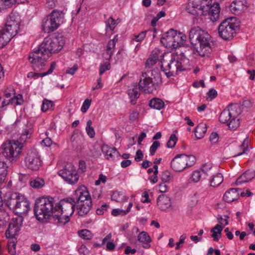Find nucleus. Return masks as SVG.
I'll use <instances>...</instances> for the list:
<instances>
[{"instance_id":"35","label":"nucleus","mask_w":255,"mask_h":255,"mask_svg":"<svg viewBox=\"0 0 255 255\" xmlns=\"http://www.w3.org/2000/svg\"><path fill=\"white\" fill-rule=\"evenodd\" d=\"M56 67V63L55 62H52L51 66L49 70L46 72L42 73H36L33 72H29L27 74L28 78H33L35 76L37 77H44L46 75L51 74L53 71L54 69Z\"/></svg>"},{"instance_id":"29","label":"nucleus","mask_w":255,"mask_h":255,"mask_svg":"<svg viewBox=\"0 0 255 255\" xmlns=\"http://www.w3.org/2000/svg\"><path fill=\"white\" fill-rule=\"evenodd\" d=\"M255 177V171L248 170L242 174L236 180L235 184L239 185L251 180Z\"/></svg>"},{"instance_id":"3","label":"nucleus","mask_w":255,"mask_h":255,"mask_svg":"<svg viewBox=\"0 0 255 255\" xmlns=\"http://www.w3.org/2000/svg\"><path fill=\"white\" fill-rule=\"evenodd\" d=\"M32 133L30 126L24 129L21 134V141L10 140L3 142L1 146L2 155L10 162L16 161L19 158L23 148L22 141L29 138Z\"/></svg>"},{"instance_id":"19","label":"nucleus","mask_w":255,"mask_h":255,"mask_svg":"<svg viewBox=\"0 0 255 255\" xmlns=\"http://www.w3.org/2000/svg\"><path fill=\"white\" fill-rule=\"evenodd\" d=\"M75 194L77 197V203L86 202L87 200L92 201L90 193L85 186L79 187L76 190Z\"/></svg>"},{"instance_id":"25","label":"nucleus","mask_w":255,"mask_h":255,"mask_svg":"<svg viewBox=\"0 0 255 255\" xmlns=\"http://www.w3.org/2000/svg\"><path fill=\"white\" fill-rule=\"evenodd\" d=\"M208 178L210 186L213 187H216L219 186L224 180L223 175L217 171Z\"/></svg>"},{"instance_id":"54","label":"nucleus","mask_w":255,"mask_h":255,"mask_svg":"<svg viewBox=\"0 0 255 255\" xmlns=\"http://www.w3.org/2000/svg\"><path fill=\"white\" fill-rule=\"evenodd\" d=\"M177 140V138L176 135L174 134H171L167 142V146L169 148H173L175 145Z\"/></svg>"},{"instance_id":"14","label":"nucleus","mask_w":255,"mask_h":255,"mask_svg":"<svg viewBox=\"0 0 255 255\" xmlns=\"http://www.w3.org/2000/svg\"><path fill=\"white\" fill-rule=\"evenodd\" d=\"M25 165L31 170H38L41 165V160L38 152L36 149L28 151L24 158Z\"/></svg>"},{"instance_id":"21","label":"nucleus","mask_w":255,"mask_h":255,"mask_svg":"<svg viewBox=\"0 0 255 255\" xmlns=\"http://www.w3.org/2000/svg\"><path fill=\"white\" fill-rule=\"evenodd\" d=\"M118 40V35H116L113 39L109 41L105 51L103 54V56L106 60H109L111 58L114 53L116 44Z\"/></svg>"},{"instance_id":"36","label":"nucleus","mask_w":255,"mask_h":255,"mask_svg":"<svg viewBox=\"0 0 255 255\" xmlns=\"http://www.w3.org/2000/svg\"><path fill=\"white\" fill-rule=\"evenodd\" d=\"M223 230L222 227L219 224L216 225L214 228L211 230V232L212 233L211 235L213 238L214 241H218L221 236V232Z\"/></svg>"},{"instance_id":"45","label":"nucleus","mask_w":255,"mask_h":255,"mask_svg":"<svg viewBox=\"0 0 255 255\" xmlns=\"http://www.w3.org/2000/svg\"><path fill=\"white\" fill-rule=\"evenodd\" d=\"M9 220V213L4 208H0V223L4 225Z\"/></svg>"},{"instance_id":"6","label":"nucleus","mask_w":255,"mask_h":255,"mask_svg":"<svg viewBox=\"0 0 255 255\" xmlns=\"http://www.w3.org/2000/svg\"><path fill=\"white\" fill-rule=\"evenodd\" d=\"M6 206L12 210L17 216L23 218L30 210L29 203L22 195L18 193H8L6 196Z\"/></svg>"},{"instance_id":"52","label":"nucleus","mask_w":255,"mask_h":255,"mask_svg":"<svg viewBox=\"0 0 255 255\" xmlns=\"http://www.w3.org/2000/svg\"><path fill=\"white\" fill-rule=\"evenodd\" d=\"M248 138L247 137L244 140L243 143L240 146V148L243 149L242 152H239L234 156H238L244 153H246L248 151Z\"/></svg>"},{"instance_id":"2","label":"nucleus","mask_w":255,"mask_h":255,"mask_svg":"<svg viewBox=\"0 0 255 255\" xmlns=\"http://www.w3.org/2000/svg\"><path fill=\"white\" fill-rule=\"evenodd\" d=\"M190 42L194 46L198 54L202 56H208L212 51L211 36L199 27L192 28L189 34Z\"/></svg>"},{"instance_id":"37","label":"nucleus","mask_w":255,"mask_h":255,"mask_svg":"<svg viewBox=\"0 0 255 255\" xmlns=\"http://www.w3.org/2000/svg\"><path fill=\"white\" fill-rule=\"evenodd\" d=\"M149 106L153 109L160 110L164 107V103L159 98H153L150 101Z\"/></svg>"},{"instance_id":"44","label":"nucleus","mask_w":255,"mask_h":255,"mask_svg":"<svg viewBox=\"0 0 255 255\" xmlns=\"http://www.w3.org/2000/svg\"><path fill=\"white\" fill-rule=\"evenodd\" d=\"M17 0H0V9L9 8L16 2Z\"/></svg>"},{"instance_id":"58","label":"nucleus","mask_w":255,"mask_h":255,"mask_svg":"<svg viewBox=\"0 0 255 255\" xmlns=\"http://www.w3.org/2000/svg\"><path fill=\"white\" fill-rule=\"evenodd\" d=\"M174 49L177 48L181 45V42L180 40V33L177 32V31L174 30Z\"/></svg>"},{"instance_id":"39","label":"nucleus","mask_w":255,"mask_h":255,"mask_svg":"<svg viewBox=\"0 0 255 255\" xmlns=\"http://www.w3.org/2000/svg\"><path fill=\"white\" fill-rule=\"evenodd\" d=\"M7 174V167L3 161H0V184L3 183Z\"/></svg>"},{"instance_id":"50","label":"nucleus","mask_w":255,"mask_h":255,"mask_svg":"<svg viewBox=\"0 0 255 255\" xmlns=\"http://www.w3.org/2000/svg\"><path fill=\"white\" fill-rule=\"evenodd\" d=\"M111 198L114 201L118 202H121L124 200L126 197L122 193L116 191L113 193Z\"/></svg>"},{"instance_id":"31","label":"nucleus","mask_w":255,"mask_h":255,"mask_svg":"<svg viewBox=\"0 0 255 255\" xmlns=\"http://www.w3.org/2000/svg\"><path fill=\"white\" fill-rule=\"evenodd\" d=\"M232 10L236 14H240L246 7L245 0H235L231 5Z\"/></svg>"},{"instance_id":"62","label":"nucleus","mask_w":255,"mask_h":255,"mask_svg":"<svg viewBox=\"0 0 255 255\" xmlns=\"http://www.w3.org/2000/svg\"><path fill=\"white\" fill-rule=\"evenodd\" d=\"M109 205L107 204L102 205L100 208H98L96 210V213L98 215H103L105 211H106L109 208Z\"/></svg>"},{"instance_id":"48","label":"nucleus","mask_w":255,"mask_h":255,"mask_svg":"<svg viewBox=\"0 0 255 255\" xmlns=\"http://www.w3.org/2000/svg\"><path fill=\"white\" fill-rule=\"evenodd\" d=\"M117 22L115 19H113L112 17H109L106 21V30L107 31L108 29H109L111 31L114 30L115 27L117 25Z\"/></svg>"},{"instance_id":"12","label":"nucleus","mask_w":255,"mask_h":255,"mask_svg":"<svg viewBox=\"0 0 255 255\" xmlns=\"http://www.w3.org/2000/svg\"><path fill=\"white\" fill-rule=\"evenodd\" d=\"M209 2L210 0H188L186 10L194 15H203L208 11Z\"/></svg>"},{"instance_id":"5","label":"nucleus","mask_w":255,"mask_h":255,"mask_svg":"<svg viewBox=\"0 0 255 255\" xmlns=\"http://www.w3.org/2000/svg\"><path fill=\"white\" fill-rule=\"evenodd\" d=\"M189 59L182 55L173 53L169 62H164L161 65L162 70L168 78L178 75L180 72L185 71L189 67Z\"/></svg>"},{"instance_id":"7","label":"nucleus","mask_w":255,"mask_h":255,"mask_svg":"<svg viewBox=\"0 0 255 255\" xmlns=\"http://www.w3.org/2000/svg\"><path fill=\"white\" fill-rule=\"evenodd\" d=\"M75 207V201L71 198L63 199L56 203L55 220L60 223L65 224L69 221L70 216L74 213Z\"/></svg>"},{"instance_id":"57","label":"nucleus","mask_w":255,"mask_h":255,"mask_svg":"<svg viewBox=\"0 0 255 255\" xmlns=\"http://www.w3.org/2000/svg\"><path fill=\"white\" fill-rule=\"evenodd\" d=\"M186 238L187 235L185 234H183L180 236L179 242L176 243V247L175 249L176 250L180 249L182 247V245L184 243L185 240Z\"/></svg>"},{"instance_id":"43","label":"nucleus","mask_w":255,"mask_h":255,"mask_svg":"<svg viewBox=\"0 0 255 255\" xmlns=\"http://www.w3.org/2000/svg\"><path fill=\"white\" fill-rule=\"evenodd\" d=\"M128 95L131 99L132 104L134 105L135 104L134 100L139 97V93L137 89L135 87L132 89H129L128 90Z\"/></svg>"},{"instance_id":"38","label":"nucleus","mask_w":255,"mask_h":255,"mask_svg":"<svg viewBox=\"0 0 255 255\" xmlns=\"http://www.w3.org/2000/svg\"><path fill=\"white\" fill-rule=\"evenodd\" d=\"M30 185L33 188L39 189L44 186L45 181L42 178L37 177L31 180Z\"/></svg>"},{"instance_id":"1","label":"nucleus","mask_w":255,"mask_h":255,"mask_svg":"<svg viewBox=\"0 0 255 255\" xmlns=\"http://www.w3.org/2000/svg\"><path fill=\"white\" fill-rule=\"evenodd\" d=\"M64 44L63 38L59 36H48L44 38L38 49L30 53L29 62L34 70H42L46 65L50 54L58 53Z\"/></svg>"},{"instance_id":"61","label":"nucleus","mask_w":255,"mask_h":255,"mask_svg":"<svg viewBox=\"0 0 255 255\" xmlns=\"http://www.w3.org/2000/svg\"><path fill=\"white\" fill-rule=\"evenodd\" d=\"M91 103V100L86 99L81 107V111L82 113H86L89 108Z\"/></svg>"},{"instance_id":"53","label":"nucleus","mask_w":255,"mask_h":255,"mask_svg":"<svg viewBox=\"0 0 255 255\" xmlns=\"http://www.w3.org/2000/svg\"><path fill=\"white\" fill-rule=\"evenodd\" d=\"M53 107V103L52 101L44 99L41 107V110L43 112H46L48 110H50Z\"/></svg>"},{"instance_id":"26","label":"nucleus","mask_w":255,"mask_h":255,"mask_svg":"<svg viewBox=\"0 0 255 255\" xmlns=\"http://www.w3.org/2000/svg\"><path fill=\"white\" fill-rule=\"evenodd\" d=\"M92 201L87 200L86 202L78 203L77 208L79 216H83L87 214L92 207Z\"/></svg>"},{"instance_id":"56","label":"nucleus","mask_w":255,"mask_h":255,"mask_svg":"<svg viewBox=\"0 0 255 255\" xmlns=\"http://www.w3.org/2000/svg\"><path fill=\"white\" fill-rule=\"evenodd\" d=\"M146 32L147 31L146 30L142 31L141 32H140L138 34L134 35V37L132 38V39L137 42H140L142 40H143V39L145 38L146 34Z\"/></svg>"},{"instance_id":"13","label":"nucleus","mask_w":255,"mask_h":255,"mask_svg":"<svg viewBox=\"0 0 255 255\" xmlns=\"http://www.w3.org/2000/svg\"><path fill=\"white\" fill-rule=\"evenodd\" d=\"M58 174L70 184H75L79 179V175L76 167L71 163H66L58 172Z\"/></svg>"},{"instance_id":"18","label":"nucleus","mask_w":255,"mask_h":255,"mask_svg":"<svg viewBox=\"0 0 255 255\" xmlns=\"http://www.w3.org/2000/svg\"><path fill=\"white\" fill-rule=\"evenodd\" d=\"M102 151L105 158L111 161H114L120 156L119 151H117L116 148L111 147L107 144H104L102 146Z\"/></svg>"},{"instance_id":"41","label":"nucleus","mask_w":255,"mask_h":255,"mask_svg":"<svg viewBox=\"0 0 255 255\" xmlns=\"http://www.w3.org/2000/svg\"><path fill=\"white\" fill-rule=\"evenodd\" d=\"M132 206V203L131 202H130L126 210H124L120 209H115L113 210L111 214L114 216H117L118 215H125L130 211Z\"/></svg>"},{"instance_id":"9","label":"nucleus","mask_w":255,"mask_h":255,"mask_svg":"<svg viewBox=\"0 0 255 255\" xmlns=\"http://www.w3.org/2000/svg\"><path fill=\"white\" fill-rule=\"evenodd\" d=\"M195 161L196 158L194 155H177L171 160L170 166L175 171L180 172L185 168L192 166Z\"/></svg>"},{"instance_id":"59","label":"nucleus","mask_w":255,"mask_h":255,"mask_svg":"<svg viewBox=\"0 0 255 255\" xmlns=\"http://www.w3.org/2000/svg\"><path fill=\"white\" fill-rule=\"evenodd\" d=\"M8 193H11L10 191H8L5 193H3L2 191L0 190V207L3 206V204H5L6 206V196Z\"/></svg>"},{"instance_id":"32","label":"nucleus","mask_w":255,"mask_h":255,"mask_svg":"<svg viewBox=\"0 0 255 255\" xmlns=\"http://www.w3.org/2000/svg\"><path fill=\"white\" fill-rule=\"evenodd\" d=\"M137 240L143 244L142 247L144 248L148 249L150 247L149 243L151 242V239L147 232L142 231L137 236Z\"/></svg>"},{"instance_id":"4","label":"nucleus","mask_w":255,"mask_h":255,"mask_svg":"<svg viewBox=\"0 0 255 255\" xmlns=\"http://www.w3.org/2000/svg\"><path fill=\"white\" fill-rule=\"evenodd\" d=\"M55 201L52 197L43 196L37 199L34 207L36 218L39 221H44L54 216L55 219Z\"/></svg>"},{"instance_id":"15","label":"nucleus","mask_w":255,"mask_h":255,"mask_svg":"<svg viewBox=\"0 0 255 255\" xmlns=\"http://www.w3.org/2000/svg\"><path fill=\"white\" fill-rule=\"evenodd\" d=\"M23 221V218L21 216H17L12 219L5 231L7 238H13L17 235L22 226Z\"/></svg>"},{"instance_id":"40","label":"nucleus","mask_w":255,"mask_h":255,"mask_svg":"<svg viewBox=\"0 0 255 255\" xmlns=\"http://www.w3.org/2000/svg\"><path fill=\"white\" fill-rule=\"evenodd\" d=\"M9 35H7L1 30L0 31V49L5 46L11 39Z\"/></svg>"},{"instance_id":"64","label":"nucleus","mask_w":255,"mask_h":255,"mask_svg":"<svg viewBox=\"0 0 255 255\" xmlns=\"http://www.w3.org/2000/svg\"><path fill=\"white\" fill-rule=\"evenodd\" d=\"M219 139L218 134L216 132H213L211 133L210 136V141L211 143L215 144L217 142Z\"/></svg>"},{"instance_id":"23","label":"nucleus","mask_w":255,"mask_h":255,"mask_svg":"<svg viewBox=\"0 0 255 255\" xmlns=\"http://www.w3.org/2000/svg\"><path fill=\"white\" fill-rule=\"evenodd\" d=\"M200 170L203 173V179H206L217 171V167L214 166L212 163L207 162L202 165Z\"/></svg>"},{"instance_id":"55","label":"nucleus","mask_w":255,"mask_h":255,"mask_svg":"<svg viewBox=\"0 0 255 255\" xmlns=\"http://www.w3.org/2000/svg\"><path fill=\"white\" fill-rule=\"evenodd\" d=\"M203 173L201 170H196L193 172L192 175V179L194 182H198L201 177H202Z\"/></svg>"},{"instance_id":"27","label":"nucleus","mask_w":255,"mask_h":255,"mask_svg":"<svg viewBox=\"0 0 255 255\" xmlns=\"http://www.w3.org/2000/svg\"><path fill=\"white\" fill-rule=\"evenodd\" d=\"M239 197V193L237 188H231L226 191L224 195V200L228 202L231 203L238 199Z\"/></svg>"},{"instance_id":"20","label":"nucleus","mask_w":255,"mask_h":255,"mask_svg":"<svg viewBox=\"0 0 255 255\" xmlns=\"http://www.w3.org/2000/svg\"><path fill=\"white\" fill-rule=\"evenodd\" d=\"M174 30L171 29L161 38V42L166 47L174 48Z\"/></svg>"},{"instance_id":"63","label":"nucleus","mask_w":255,"mask_h":255,"mask_svg":"<svg viewBox=\"0 0 255 255\" xmlns=\"http://www.w3.org/2000/svg\"><path fill=\"white\" fill-rule=\"evenodd\" d=\"M139 113L136 111H132L129 116V120L131 122H134L138 119Z\"/></svg>"},{"instance_id":"22","label":"nucleus","mask_w":255,"mask_h":255,"mask_svg":"<svg viewBox=\"0 0 255 255\" xmlns=\"http://www.w3.org/2000/svg\"><path fill=\"white\" fill-rule=\"evenodd\" d=\"M157 205L161 210L166 211L171 206L170 199L166 195H160L157 199Z\"/></svg>"},{"instance_id":"33","label":"nucleus","mask_w":255,"mask_h":255,"mask_svg":"<svg viewBox=\"0 0 255 255\" xmlns=\"http://www.w3.org/2000/svg\"><path fill=\"white\" fill-rule=\"evenodd\" d=\"M207 126L206 124H199L195 129V135L197 138L201 139L204 137L207 131Z\"/></svg>"},{"instance_id":"30","label":"nucleus","mask_w":255,"mask_h":255,"mask_svg":"<svg viewBox=\"0 0 255 255\" xmlns=\"http://www.w3.org/2000/svg\"><path fill=\"white\" fill-rule=\"evenodd\" d=\"M209 10V15L210 16V19L212 21H217L220 16V7L218 3H214L211 5Z\"/></svg>"},{"instance_id":"42","label":"nucleus","mask_w":255,"mask_h":255,"mask_svg":"<svg viewBox=\"0 0 255 255\" xmlns=\"http://www.w3.org/2000/svg\"><path fill=\"white\" fill-rule=\"evenodd\" d=\"M229 112L226 109L224 110L219 117V121L223 124H227L232 118Z\"/></svg>"},{"instance_id":"47","label":"nucleus","mask_w":255,"mask_h":255,"mask_svg":"<svg viewBox=\"0 0 255 255\" xmlns=\"http://www.w3.org/2000/svg\"><path fill=\"white\" fill-rule=\"evenodd\" d=\"M79 236L84 240H90L93 237V234L88 230L83 229L78 232Z\"/></svg>"},{"instance_id":"34","label":"nucleus","mask_w":255,"mask_h":255,"mask_svg":"<svg viewBox=\"0 0 255 255\" xmlns=\"http://www.w3.org/2000/svg\"><path fill=\"white\" fill-rule=\"evenodd\" d=\"M226 109L229 112L232 117L234 118H237L242 112L240 106L237 104H230Z\"/></svg>"},{"instance_id":"51","label":"nucleus","mask_w":255,"mask_h":255,"mask_svg":"<svg viewBox=\"0 0 255 255\" xmlns=\"http://www.w3.org/2000/svg\"><path fill=\"white\" fill-rule=\"evenodd\" d=\"M161 178L162 181L165 183L169 182L172 180L173 176L169 171L165 170L162 172Z\"/></svg>"},{"instance_id":"28","label":"nucleus","mask_w":255,"mask_h":255,"mask_svg":"<svg viewBox=\"0 0 255 255\" xmlns=\"http://www.w3.org/2000/svg\"><path fill=\"white\" fill-rule=\"evenodd\" d=\"M71 140L73 146L78 150H80L83 148L84 138L78 132L74 133L72 135Z\"/></svg>"},{"instance_id":"60","label":"nucleus","mask_w":255,"mask_h":255,"mask_svg":"<svg viewBox=\"0 0 255 255\" xmlns=\"http://www.w3.org/2000/svg\"><path fill=\"white\" fill-rule=\"evenodd\" d=\"M159 145L160 142L158 141H155L153 142L149 149L150 154L151 155H153L155 154L156 149Z\"/></svg>"},{"instance_id":"46","label":"nucleus","mask_w":255,"mask_h":255,"mask_svg":"<svg viewBox=\"0 0 255 255\" xmlns=\"http://www.w3.org/2000/svg\"><path fill=\"white\" fill-rule=\"evenodd\" d=\"M237 118L232 117L229 122L227 124L230 129L235 130L237 129L240 126V122Z\"/></svg>"},{"instance_id":"16","label":"nucleus","mask_w":255,"mask_h":255,"mask_svg":"<svg viewBox=\"0 0 255 255\" xmlns=\"http://www.w3.org/2000/svg\"><path fill=\"white\" fill-rule=\"evenodd\" d=\"M23 221V218L21 216H17L12 219L5 231L7 238H13L17 235L22 226Z\"/></svg>"},{"instance_id":"8","label":"nucleus","mask_w":255,"mask_h":255,"mask_svg":"<svg viewBox=\"0 0 255 255\" xmlns=\"http://www.w3.org/2000/svg\"><path fill=\"white\" fill-rule=\"evenodd\" d=\"M239 26V21L236 17H228L219 25V35L224 40H230L236 34Z\"/></svg>"},{"instance_id":"11","label":"nucleus","mask_w":255,"mask_h":255,"mask_svg":"<svg viewBox=\"0 0 255 255\" xmlns=\"http://www.w3.org/2000/svg\"><path fill=\"white\" fill-rule=\"evenodd\" d=\"M20 19L16 13L11 12L9 14L4 27L1 29L11 38L14 37L19 30Z\"/></svg>"},{"instance_id":"10","label":"nucleus","mask_w":255,"mask_h":255,"mask_svg":"<svg viewBox=\"0 0 255 255\" xmlns=\"http://www.w3.org/2000/svg\"><path fill=\"white\" fill-rule=\"evenodd\" d=\"M61 15L59 11L54 10L49 15L44 17L41 25L43 31L50 33L57 29L59 27Z\"/></svg>"},{"instance_id":"49","label":"nucleus","mask_w":255,"mask_h":255,"mask_svg":"<svg viewBox=\"0 0 255 255\" xmlns=\"http://www.w3.org/2000/svg\"><path fill=\"white\" fill-rule=\"evenodd\" d=\"M92 122L91 120H89L87 123V126L86 130L87 134L91 138H93L95 135V132L93 127H92Z\"/></svg>"},{"instance_id":"24","label":"nucleus","mask_w":255,"mask_h":255,"mask_svg":"<svg viewBox=\"0 0 255 255\" xmlns=\"http://www.w3.org/2000/svg\"><path fill=\"white\" fill-rule=\"evenodd\" d=\"M161 54L160 51L158 49H154L149 58L145 62V67L148 68H151L159 60V57Z\"/></svg>"},{"instance_id":"17","label":"nucleus","mask_w":255,"mask_h":255,"mask_svg":"<svg viewBox=\"0 0 255 255\" xmlns=\"http://www.w3.org/2000/svg\"><path fill=\"white\" fill-rule=\"evenodd\" d=\"M139 89L145 93H151L155 90L152 79L146 72L142 73L138 83Z\"/></svg>"}]
</instances>
